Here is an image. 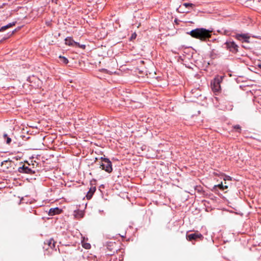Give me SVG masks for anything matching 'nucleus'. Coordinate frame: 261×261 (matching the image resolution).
I'll return each mask as SVG.
<instances>
[{
    "mask_svg": "<svg viewBox=\"0 0 261 261\" xmlns=\"http://www.w3.org/2000/svg\"><path fill=\"white\" fill-rule=\"evenodd\" d=\"M211 31L203 28L196 29L191 31L190 33V35L196 39L204 41L207 39L211 38Z\"/></svg>",
    "mask_w": 261,
    "mask_h": 261,
    "instance_id": "nucleus-1",
    "label": "nucleus"
},
{
    "mask_svg": "<svg viewBox=\"0 0 261 261\" xmlns=\"http://www.w3.org/2000/svg\"><path fill=\"white\" fill-rule=\"evenodd\" d=\"M101 160L100 168L106 172L109 173H111L113 170L111 162L109 159L105 158H101Z\"/></svg>",
    "mask_w": 261,
    "mask_h": 261,
    "instance_id": "nucleus-2",
    "label": "nucleus"
},
{
    "mask_svg": "<svg viewBox=\"0 0 261 261\" xmlns=\"http://www.w3.org/2000/svg\"><path fill=\"white\" fill-rule=\"evenodd\" d=\"M222 80V77L217 76L214 80L211 83L212 90L214 92H219L221 90L220 83Z\"/></svg>",
    "mask_w": 261,
    "mask_h": 261,
    "instance_id": "nucleus-3",
    "label": "nucleus"
},
{
    "mask_svg": "<svg viewBox=\"0 0 261 261\" xmlns=\"http://www.w3.org/2000/svg\"><path fill=\"white\" fill-rule=\"evenodd\" d=\"M186 238L189 241H197L198 239L202 240L203 239V236L198 232L186 235Z\"/></svg>",
    "mask_w": 261,
    "mask_h": 261,
    "instance_id": "nucleus-4",
    "label": "nucleus"
},
{
    "mask_svg": "<svg viewBox=\"0 0 261 261\" xmlns=\"http://www.w3.org/2000/svg\"><path fill=\"white\" fill-rule=\"evenodd\" d=\"M226 47L232 53L236 54L238 51V46L233 41L227 42L225 43Z\"/></svg>",
    "mask_w": 261,
    "mask_h": 261,
    "instance_id": "nucleus-5",
    "label": "nucleus"
},
{
    "mask_svg": "<svg viewBox=\"0 0 261 261\" xmlns=\"http://www.w3.org/2000/svg\"><path fill=\"white\" fill-rule=\"evenodd\" d=\"M107 248L110 251L109 255H112L117 251V245L115 242H110L107 243Z\"/></svg>",
    "mask_w": 261,
    "mask_h": 261,
    "instance_id": "nucleus-6",
    "label": "nucleus"
},
{
    "mask_svg": "<svg viewBox=\"0 0 261 261\" xmlns=\"http://www.w3.org/2000/svg\"><path fill=\"white\" fill-rule=\"evenodd\" d=\"M56 246V242L53 239L46 240L44 242V246L43 248L46 250H48L49 247L52 250H54Z\"/></svg>",
    "mask_w": 261,
    "mask_h": 261,
    "instance_id": "nucleus-7",
    "label": "nucleus"
},
{
    "mask_svg": "<svg viewBox=\"0 0 261 261\" xmlns=\"http://www.w3.org/2000/svg\"><path fill=\"white\" fill-rule=\"evenodd\" d=\"M13 162L11 160H6L1 163V166L4 170H6L11 168L13 166Z\"/></svg>",
    "mask_w": 261,
    "mask_h": 261,
    "instance_id": "nucleus-8",
    "label": "nucleus"
},
{
    "mask_svg": "<svg viewBox=\"0 0 261 261\" xmlns=\"http://www.w3.org/2000/svg\"><path fill=\"white\" fill-rule=\"evenodd\" d=\"M236 38L240 41H242V42H249V39L250 37L248 35V34H237L236 35Z\"/></svg>",
    "mask_w": 261,
    "mask_h": 261,
    "instance_id": "nucleus-9",
    "label": "nucleus"
},
{
    "mask_svg": "<svg viewBox=\"0 0 261 261\" xmlns=\"http://www.w3.org/2000/svg\"><path fill=\"white\" fill-rule=\"evenodd\" d=\"M62 211V210L59 208L58 207L51 208L49 211L48 215L49 216H54L60 214Z\"/></svg>",
    "mask_w": 261,
    "mask_h": 261,
    "instance_id": "nucleus-10",
    "label": "nucleus"
},
{
    "mask_svg": "<svg viewBox=\"0 0 261 261\" xmlns=\"http://www.w3.org/2000/svg\"><path fill=\"white\" fill-rule=\"evenodd\" d=\"M18 171L21 173H31L32 172V170L30 168L25 165H23L21 167H20Z\"/></svg>",
    "mask_w": 261,
    "mask_h": 261,
    "instance_id": "nucleus-11",
    "label": "nucleus"
},
{
    "mask_svg": "<svg viewBox=\"0 0 261 261\" xmlns=\"http://www.w3.org/2000/svg\"><path fill=\"white\" fill-rule=\"evenodd\" d=\"M95 191H96V187H91L90 188V189L86 195L87 199H90L92 198V197L93 194L94 193V192H95Z\"/></svg>",
    "mask_w": 261,
    "mask_h": 261,
    "instance_id": "nucleus-12",
    "label": "nucleus"
},
{
    "mask_svg": "<svg viewBox=\"0 0 261 261\" xmlns=\"http://www.w3.org/2000/svg\"><path fill=\"white\" fill-rule=\"evenodd\" d=\"M65 44L69 46H74L76 45L77 43L75 42L72 38L67 37L65 39Z\"/></svg>",
    "mask_w": 261,
    "mask_h": 261,
    "instance_id": "nucleus-13",
    "label": "nucleus"
},
{
    "mask_svg": "<svg viewBox=\"0 0 261 261\" xmlns=\"http://www.w3.org/2000/svg\"><path fill=\"white\" fill-rule=\"evenodd\" d=\"M14 25H15V23L13 22V23H10L9 24H7L6 25L3 26L0 29V32L5 31L6 29H7L10 27H12V26H13Z\"/></svg>",
    "mask_w": 261,
    "mask_h": 261,
    "instance_id": "nucleus-14",
    "label": "nucleus"
},
{
    "mask_svg": "<svg viewBox=\"0 0 261 261\" xmlns=\"http://www.w3.org/2000/svg\"><path fill=\"white\" fill-rule=\"evenodd\" d=\"M216 187H218L220 189H221L222 190H224L225 189H228V186L224 185L223 182H221V184H218L217 186H216Z\"/></svg>",
    "mask_w": 261,
    "mask_h": 261,
    "instance_id": "nucleus-15",
    "label": "nucleus"
},
{
    "mask_svg": "<svg viewBox=\"0 0 261 261\" xmlns=\"http://www.w3.org/2000/svg\"><path fill=\"white\" fill-rule=\"evenodd\" d=\"M231 180V179L230 177H229L228 176H225V177L223 178V180H224L223 184H224V185H227L228 186L229 184L227 182V181H230Z\"/></svg>",
    "mask_w": 261,
    "mask_h": 261,
    "instance_id": "nucleus-16",
    "label": "nucleus"
},
{
    "mask_svg": "<svg viewBox=\"0 0 261 261\" xmlns=\"http://www.w3.org/2000/svg\"><path fill=\"white\" fill-rule=\"evenodd\" d=\"M233 128L234 129H235L237 132H238L240 133L241 130V127L239 125H236L233 126Z\"/></svg>",
    "mask_w": 261,
    "mask_h": 261,
    "instance_id": "nucleus-17",
    "label": "nucleus"
},
{
    "mask_svg": "<svg viewBox=\"0 0 261 261\" xmlns=\"http://www.w3.org/2000/svg\"><path fill=\"white\" fill-rule=\"evenodd\" d=\"M182 5L186 8L193 7L194 6V5L192 3H184Z\"/></svg>",
    "mask_w": 261,
    "mask_h": 261,
    "instance_id": "nucleus-18",
    "label": "nucleus"
},
{
    "mask_svg": "<svg viewBox=\"0 0 261 261\" xmlns=\"http://www.w3.org/2000/svg\"><path fill=\"white\" fill-rule=\"evenodd\" d=\"M60 58L61 59L62 61L64 63L67 64L68 63V60L66 58H65L64 57L60 56Z\"/></svg>",
    "mask_w": 261,
    "mask_h": 261,
    "instance_id": "nucleus-19",
    "label": "nucleus"
},
{
    "mask_svg": "<svg viewBox=\"0 0 261 261\" xmlns=\"http://www.w3.org/2000/svg\"><path fill=\"white\" fill-rule=\"evenodd\" d=\"M83 246L84 248L87 249H90L91 247V245L89 243H85L83 245Z\"/></svg>",
    "mask_w": 261,
    "mask_h": 261,
    "instance_id": "nucleus-20",
    "label": "nucleus"
},
{
    "mask_svg": "<svg viewBox=\"0 0 261 261\" xmlns=\"http://www.w3.org/2000/svg\"><path fill=\"white\" fill-rule=\"evenodd\" d=\"M11 142V139L10 138H9V137H7V140H6V143L7 144H10V142Z\"/></svg>",
    "mask_w": 261,
    "mask_h": 261,
    "instance_id": "nucleus-21",
    "label": "nucleus"
},
{
    "mask_svg": "<svg viewBox=\"0 0 261 261\" xmlns=\"http://www.w3.org/2000/svg\"><path fill=\"white\" fill-rule=\"evenodd\" d=\"M4 136L7 137V135H5Z\"/></svg>",
    "mask_w": 261,
    "mask_h": 261,
    "instance_id": "nucleus-22",
    "label": "nucleus"
}]
</instances>
